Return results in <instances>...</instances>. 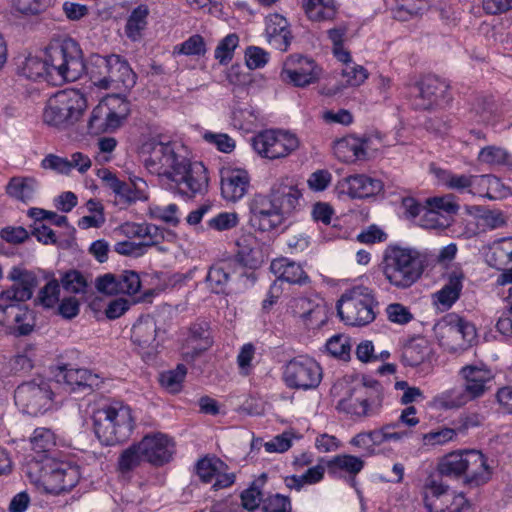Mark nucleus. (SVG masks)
<instances>
[{
	"label": "nucleus",
	"mask_w": 512,
	"mask_h": 512,
	"mask_svg": "<svg viewBox=\"0 0 512 512\" xmlns=\"http://www.w3.org/2000/svg\"><path fill=\"white\" fill-rule=\"evenodd\" d=\"M64 383L71 391L91 392L101 384L100 377L88 369L60 368L56 374V384Z\"/></svg>",
	"instance_id": "21"
},
{
	"label": "nucleus",
	"mask_w": 512,
	"mask_h": 512,
	"mask_svg": "<svg viewBox=\"0 0 512 512\" xmlns=\"http://www.w3.org/2000/svg\"><path fill=\"white\" fill-rule=\"evenodd\" d=\"M447 322V332L454 338H461L466 343L471 341L476 336V330L473 324L465 321L457 315H449Z\"/></svg>",
	"instance_id": "43"
},
{
	"label": "nucleus",
	"mask_w": 512,
	"mask_h": 512,
	"mask_svg": "<svg viewBox=\"0 0 512 512\" xmlns=\"http://www.w3.org/2000/svg\"><path fill=\"white\" fill-rule=\"evenodd\" d=\"M338 187L347 193L350 198H369L379 194L383 190L381 180L365 174H355L344 177L339 181Z\"/></svg>",
	"instance_id": "20"
},
{
	"label": "nucleus",
	"mask_w": 512,
	"mask_h": 512,
	"mask_svg": "<svg viewBox=\"0 0 512 512\" xmlns=\"http://www.w3.org/2000/svg\"><path fill=\"white\" fill-rule=\"evenodd\" d=\"M369 142V137H356L353 135H348L335 142L334 154L343 162L364 160L367 158Z\"/></svg>",
	"instance_id": "25"
},
{
	"label": "nucleus",
	"mask_w": 512,
	"mask_h": 512,
	"mask_svg": "<svg viewBox=\"0 0 512 512\" xmlns=\"http://www.w3.org/2000/svg\"><path fill=\"white\" fill-rule=\"evenodd\" d=\"M269 54L262 48L250 46L245 52V61L250 69H258L268 62Z\"/></svg>",
	"instance_id": "61"
},
{
	"label": "nucleus",
	"mask_w": 512,
	"mask_h": 512,
	"mask_svg": "<svg viewBox=\"0 0 512 512\" xmlns=\"http://www.w3.org/2000/svg\"><path fill=\"white\" fill-rule=\"evenodd\" d=\"M445 183L450 189L458 191L469 189V192H473L471 188H483L493 183L497 184L498 179L492 175L448 174Z\"/></svg>",
	"instance_id": "32"
},
{
	"label": "nucleus",
	"mask_w": 512,
	"mask_h": 512,
	"mask_svg": "<svg viewBox=\"0 0 512 512\" xmlns=\"http://www.w3.org/2000/svg\"><path fill=\"white\" fill-rule=\"evenodd\" d=\"M32 450L38 454L45 455L53 449L56 444L54 433L44 427L36 428L30 438Z\"/></svg>",
	"instance_id": "46"
},
{
	"label": "nucleus",
	"mask_w": 512,
	"mask_h": 512,
	"mask_svg": "<svg viewBox=\"0 0 512 512\" xmlns=\"http://www.w3.org/2000/svg\"><path fill=\"white\" fill-rule=\"evenodd\" d=\"M299 139L295 134L288 131L277 130L274 148L271 149V159H277L288 156L298 149Z\"/></svg>",
	"instance_id": "42"
},
{
	"label": "nucleus",
	"mask_w": 512,
	"mask_h": 512,
	"mask_svg": "<svg viewBox=\"0 0 512 512\" xmlns=\"http://www.w3.org/2000/svg\"><path fill=\"white\" fill-rule=\"evenodd\" d=\"M277 130H265L252 138L253 149L262 157L271 159Z\"/></svg>",
	"instance_id": "52"
},
{
	"label": "nucleus",
	"mask_w": 512,
	"mask_h": 512,
	"mask_svg": "<svg viewBox=\"0 0 512 512\" xmlns=\"http://www.w3.org/2000/svg\"><path fill=\"white\" fill-rule=\"evenodd\" d=\"M302 8L311 21L333 20L337 14L335 0H302Z\"/></svg>",
	"instance_id": "35"
},
{
	"label": "nucleus",
	"mask_w": 512,
	"mask_h": 512,
	"mask_svg": "<svg viewBox=\"0 0 512 512\" xmlns=\"http://www.w3.org/2000/svg\"><path fill=\"white\" fill-rule=\"evenodd\" d=\"M263 512H291L292 506L288 496L271 494L263 499Z\"/></svg>",
	"instance_id": "58"
},
{
	"label": "nucleus",
	"mask_w": 512,
	"mask_h": 512,
	"mask_svg": "<svg viewBox=\"0 0 512 512\" xmlns=\"http://www.w3.org/2000/svg\"><path fill=\"white\" fill-rule=\"evenodd\" d=\"M148 7L139 5L130 14L125 25V34L132 41H137L142 36V31L147 26Z\"/></svg>",
	"instance_id": "40"
},
{
	"label": "nucleus",
	"mask_w": 512,
	"mask_h": 512,
	"mask_svg": "<svg viewBox=\"0 0 512 512\" xmlns=\"http://www.w3.org/2000/svg\"><path fill=\"white\" fill-rule=\"evenodd\" d=\"M239 38L232 33L224 37L215 49V58L221 64L229 62L233 57V52L238 46Z\"/></svg>",
	"instance_id": "56"
},
{
	"label": "nucleus",
	"mask_w": 512,
	"mask_h": 512,
	"mask_svg": "<svg viewBox=\"0 0 512 512\" xmlns=\"http://www.w3.org/2000/svg\"><path fill=\"white\" fill-rule=\"evenodd\" d=\"M60 284L69 293L85 294L89 284L84 274L78 270H69L62 274Z\"/></svg>",
	"instance_id": "44"
},
{
	"label": "nucleus",
	"mask_w": 512,
	"mask_h": 512,
	"mask_svg": "<svg viewBox=\"0 0 512 512\" xmlns=\"http://www.w3.org/2000/svg\"><path fill=\"white\" fill-rule=\"evenodd\" d=\"M175 53L187 56L191 55H204L206 52V45L201 35L195 34L189 37L186 41L176 46Z\"/></svg>",
	"instance_id": "57"
},
{
	"label": "nucleus",
	"mask_w": 512,
	"mask_h": 512,
	"mask_svg": "<svg viewBox=\"0 0 512 512\" xmlns=\"http://www.w3.org/2000/svg\"><path fill=\"white\" fill-rule=\"evenodd\" d=\"M321 71V68L311 58L291 57L281 71V78L284 82L291 83L296 87H305L318 81Z\"/></svg>",
	"instance_id": "15"
},
{
	"label": "nucleus",
	"mask_w": 512,
	"mask_h": 512,
	"mask_svg": "<svg viewBox=\"0 0 512 512\" xmlns=\"http://www.w3.org/2000/svg\"><path fill=\"white\" fill-rule=\"evenodd\" d=\"M37 187V181L33 177H13L6 186V192L11 197L22 202L33 198Z\"/></svg>",
	"instance_id": "38"
},
{
	"label": "nucleus",
	"mask_w": 512,
	"mask_h": 512,
	"mask_svg": "<svg viewBox=\"0 0 512 512\" xmlns=\"http://www.w3.org/2000/svg\"><path fill=\"white\" fill-rule=\"evenodd\" d=\"M157 330L156 321L152 316H142L132 327L131 340L140 350L152 355L158 346L156 342Z\"/></svg>",
	"instance_id": "24"
},
{
	"label": "nucleus",
	"mask_w": 512,
	"mask_h": 512,
	"mask_svg": "<svg viewBox=\"0 0 512 512\" xmlns=\"http://www.w3.org/2000/svg\"><path fill=\"white\" fill-rule=\"evenodd\" d=\"M478 161L491 166L510 164L511 155L502 147L489 145L483 147L478 154Z\"/></svg>",
	"instance_id": "45"
},
{
	"label": "nucleus",
	"mask_w": 512,
	"mask_h": 512,
	"mask_svg": "<svg viewBox=\"0 0 512 512\" xmlns=\"http://www.w3.org/2000/svg\"><path fill=\"white\" fill-rule=\"evenodd\" d=\"M248 257L244 251H238L233 259L222 260L212 265L206 277L211 290L217 294L225 293L230 277L237 273L239 267H254Z\"/></svg>",
	"instance_id": "14"
},
{
	"label": "nucleus",
	"mask_w": 512,
	"mask_h": 512,
	"mask_svg": "<svg viewBox=\"0 0 512 512\" xmlns=\"http://www.w3.org/2000/svg\"><path fill=\"white\" fill-rule=\"evenodd\" d=\"M444 476H441L439 472L436 475H430L424 485L425 493L423 497L424 506L429 512H462L464 503L466 502L464 496L462 494L457 495L453 500V505L456 508L451 509H437L435 508L434 502L431 498H440L441 496L447 494L449 490V485L443 482Z\"/></svg>",
	"instance_id": "22"
},
{
	"label": "nucleus",
	"mask_w": 512,
	"mask_h": 512,
	"mask_svg": "<svg viewBox=\"0 0 512 512\" xmlns=\"http://www.w3.org/2000/svg\"><path fill=\"white\" fill-rule=\"evenodd\" d=\"M427 266V255L415 248L391 246L385 250L383 273L396 288L406 289L416 283Z\"/></svg>",
	"instance_id": "3"
},
{
	"label": "nucleus",
	"mask_w": 512,
	"mask_h": 512,
	"mask_svg": "<svg viewBox=\"0 0 512 512\" xmlns=\"http://www.w3.org/2000/svg\"><path fill=\"white\" fill-rule=\"evenodd\" d=\"M97 176L106 187L113 191L119 202L124 205H130L136 201H145L148 198L143 189L146 183L141 178H135L130 183H127L118 179L116 174L106 168L99 169Z\"/></svg>",
	"instance_id": "13"
},
{
	"label": "nucleus",
	"mask_w": 512,
	"mask_h": 512,
	"mask_svg": "<svg viewBox=\"0 0 512 512\" xmlns=\"http://www.w3.org/2000/svg\"><path fill=\"white\" fill-rule=\"evenodd\" d=\"M86 103L75 91H60L51 97L43 112V120L51 126L66 128L82 116Z\"/></svg>",
	"instance_id": "5"
},
{
	"label": "nucleus",
	"mask_w": 512,
	"mask_h": 512,
	"mask_svg": "<svg viewBox=\"0 0 512 512\" xmlns=\"http://www.w3.org/2000/svg\"><path fill=\"white\" fill-rule=\"evenodd\" d=\"M176 184L182 194L194 196L203 193L208 187L207 169L202 162L191 163L186 158H181V164L170 179Z\"/></svg>",
	"instance_id": "10"
},
{
	"label": "nucleus",
	"mask_w": 512,
	"mask_h": 512,
	"mask_svg": "<svg viewBox=\"0 0 512 512\" xmlns=\"http://www.w3.org/2000/svg\"><path fill=\"white\" fill-rule=\"evenodd\" d=\"M265 31L268 39L290 32L287 20L279 14L270 15L267 18Z\"/></svg>",
	"instance_id": "64"
},
{
	"label": "nucleus",
	"mask_w": 512,
	"mask_h": 512,
	"mask_svg": "<svg viewBox=\"0 0 512 512\" xmlns=\"http://www.w3.org/2000/svg\"><path fill=\"white\" fill-rule=\"evenodd\" d=\"M107 89H131L136 84V74L127 60L119 55H110Z\"/></svg>",
	"instance_id": "26"
},
{
	"label": "nucleus",
	"mask_w": 512,
	"mask_h": 512,
	"mask_svg": "<svg viewBox=\"0 0 512 512\" xmlns=\"http://www.w3.org/2000/svg\"><path fill=\"white\" fill-rule=\"evenodd\" d=\"M205 141L215 145L218 150L224 153H230L235 148L234 140L227 134L206 132L203 135Z\"/></svg>",
	"instance_id": "63"
},
{
	"label": "nucleus",
	"mask_w": 512,
	"mask_h": 512,
	"mask_svg": "<svg viewBox=\"0 0 512 512\" xmlns=\"http://www.w3.org/2000/svg\"><path fill=\"white\" fill-rule=\"evenodd\" d=\"M181 158L184 157L175 153L172 144L160 142L153 145L147 165L151 166L159 175L170 180L172 172H175L181 164Z\"/></svg>",
	"instance_id": "19"
},
{
	"label": "nucleus",
	"mask_w": 512,
	"mask_h": 512,
	"mask_svg": "<svg viewBox=\"0 0 512 512\" xmlns=\"http://www.w3.org/2000/svg\"><path fill=\"white\" fill-rule=\"evenodd\" d=\"M472 400L464 387L447 390L439 396L441 406L446 409L459 408Z\"/></svg>",
	"instance_id": "49"
},
{
	"label": "nucleus",
	"mask_w": 512,
	"mask_h": 512,
	"mask_svg": "<svg viewBox=\"0 0 512 512\" xmlns=\"http://www.w3.org/2000/svg\"><path fill=\"white\" fill-rule=\"evenodd\" d=\"M285 217L264 194H256L249 202V225L260 232H270L281 226Z\"/></svg>",
	"instance_id": "12"
},
{
	"label": "nucleus",
	"mask_w": 512,
	"mask_h": 512,
	"mask_svg": "<svg viewBox=\"0 0 512 512\" xmlns=\"http://www.w3.org/2000/svg\"><path fill=\"white\" fill-rule=\"evenodd\" d=\"M321 380L322 368L310 357H295L284 366L283 381L291 389L305 391L315 389L319 386Z\"/></svg>",
	"instance_id": "8"
},
{
	"label": "nucleus",
	"mask_w": 512,
	"mask_h": 512,
	"mask_svg": "<svg viewBox=\"0 0 512 512\" xmlns=\"http://www.w3.org/2000/svg\"><path fill=\"white\" fill-rule=\"evenodd\" d=\"M266 197L270 199L285 219L304 207L302 191L289 178H281L275 181Z\"/></svg>",
	"instance_id": "11"
},
{
	"label": "nucleus",
	"mask_w": 512,
	"mask_h": 512,
	"mask_svg": "<svg viewBox=\"0 0 512 512\" xmlns=\"http://www.w3.org/2000/svg\"><path fill=\"white\" fill-rule=\"evenodd\" d=\"M136 427V419L129 405L112 401L93 414L95 436L102 445L113 446L127 441Z\"/></svg>",
	"instance_id": "2"
},
{
	"label": "nucleus",
	"mask_w": 512,
	"mask_h": 512,
	"mask_svg": "<svg viewBox=\"0 0 512 512\" xmlns=\"http://www.w3.org/2000/svg\"><path fill=\"white\" fill-rule=\"evenodd\" d=\"M464 450H457L446 454L437 465V472L441 476L460 479L464 465Z\"/></svg>",
	"instance_id": "39"
},
{
	"label": "nucleus",
	"mask_w": 512,
	"mask_h": 512,
	"mask_svg": "<svg viewBox=\"0 0 512 512\" xmlns=\"http://www.w3.org/2000/svg\"><path fill=\"white\" fill-rule=\"evenodd\" d=\"M110 55L101 56L94 54L87 64L83 62L84 72L87 73L91 82L100 89H107V78L109 72Z\"/></svg>",
	"instance_id": "33"
},
{
	"label": "nucleus",
	"mask_w": 512,
	"mask_h": 512,
	"mask_svg": "<svg viewBox=\"0 0 512 512\" xmlns=\"http://www.w3.org/2000/svg\"><path fill=\"white\" fill-rule=\"evenodd\" d=\"M250 177L246 170L225 168L221 170V194L227 200L236 202L248 190Z\"/></svg>",
	"instance_id": "23"
},
{
	"label": "nucleus",
	"mask_w": 512,
	"mask_h": 512,
	"mask_svg": "<svg viewBox=\"0 0 512 512\" xmlns=\"http://www.w3.org/2000/svg\"><path fill=\"white\" fill-rule=\"evenodd\" d=\"M364 391L363 397L356 398V403L352 405V411L357 416H369L373 413L371 407L373 405H380L381 402V386L373 380L364 383L359 392ZM358 392V390H355Z\"/></svg>",
	"instance_id": "29"
},
{
	"label": "nucleus",
	"mask_w": 512,
	"mask_h": 512,
	"mask_svg": "<svg viewBox=\"0 0 512 512\" xmlns=\"http://www.w3.org/2000/svg\"><path fill=\"white\" fill-rule=\"evenodd\" d=\"M328 467L330 469L339 468L355 475L363 469L364 462L357 456L339 455L328 463Z\"/></svg>",
	"instance_id": "54"
},
{
	"label": "nucleus",
	"mask_w": 512,
	"mask_h": 512,
	"mask_svg": "<svg viewBox=\"0 0 512 512\" xmlns=\"http://www.w3.org/2000/svg\"><path fill=\"white\" fill-rule=\"evenodd\" d=\"M142 461H145L143 451L139 442L134 443L120 453L117 461V470L122 476H127L139 467Z\"/></svg>",
	"instance_id": "37"
},
{
	"label": "nucleus",
	"mask_w": 512,
	"mask_h": 512,
	"mask_svg": "<svg viewBox=\"0 0 512 512\" xmlns=\"http://www.w3.org/2000/svg\"><path fill=\"white\" fill-rule=\"evenodd\" d=\"M119 293L133 295L136 294L141 287L139 275L131 270H125L117 275Z\"/></svg>",
	"instance_id": "55"
},
{
	"label": "nucleus",
	"mask_w": 512,
	"mask_h": 512,
	"mask_svg": "<svg viewBox=\"0 0 512 512\" xmlns=\"http://www.w3.org/2000/svg\"><path fill=\"white\" fill-rule=\"evenodd\" d=\"M266 481L267 474L262 473L241 493L240 498L244 509L254 511L260 506L261 502L263 503L262 488Z\"/></svg>",
	"instance_id": "41"
},
{
	"label": "nucleus",
	"mask_w": 512,
	"mask_h": 512,
	"mask_svg": "<svg viewBox=\"0 0 512 512\" xmlns=\"http://www.w3.org/2000/svg\"><path fill=\"white\" fill-rule=\"evenodd\" d=\"M432 347L424 338L409 341L403 348L401 361L405 366L417 367L429 360Z\"/></svg>",
	"instance_id": "31"
},
{
	"label": "nucleus",
	"mask_w": 512,
	"mask_h": 512,
	"mask_svg": "<svg viewBox=\"0 0 512 512\" xmlns=\"http://www.w3.org/2000/svg\"><path fill=\"white\" fill-rule=\"evenodd\" d=\"M327 351L334 357L348 360L350 359L351 345L349 338L342 334L332 336L326 343Z\"/></svg>",
	"instance_id": "53"
},
{
	"label": "nucleus",
	"mask_w": 512,
	"mask_h": 512,
	"mask_svg": "<svg viewBox=\"0 0 512 512\" xmlns=\"http://www.w3.org/2000/svg\"><path fill=\"white\" fill-rule=\"evenodd\" d=\"M464 465L462 470L463 483L471 487H478L487 483L492 470L487 463L485 455L475 449L464 450Z\"/></svg>",
	"instance_id": "17"
},
{
	"label": "nucleus",
	"mask_w": 512,
	"mask_h": 512,
	"mask_svg": "<svg viewBox=\"0 0 512 512\" xmlns=\"http://www.w3.org/2000/svg\"><path fill=\"white\" fill-rule=\"evenodd\" d=\"M59 296L60 283L58 280L52 279L39 290L35 304L47 309L53 308L59 302Z\"/></svg>",
	"instance_id": "50"
},
{
	"label": "nucleus",
	"mask_w": 512,
	"mask_h": 512,
	"mask_svg": "<svg viewBox=\"0 0 512 512\" xmlns=\"http://www.w3.org/2000/svg\"><path fill=\"white\" fill-rule=\"evenodd\" d=\"M342 76L345 78L346 84L356 87L367 79L368 72L363 66L351 63L342 70Z\"/></svg>",
	"instance_id": "60"
},
{
	"label": "nucleus",
	"mask_w": 512,
	"mask_h": 512,
	"mask_svg": "<svg viewBox=\"0 0 512 512\" xmlns=\"http://www.w3.org/2000/svg\"><path fill=\"white\" fill-rule=\"evenodd\" d=\"M44 479L43 489L50 494L59 495L70 491L80 479L78 466L52 460Z\"/></svg>",
	"instance_id": "16"
},
{
	"label": "nucleus",
	"mask_w": 512,
	"mask_h": 512,
	"mask_svg": "<svg viewBox=\"0 0 512 512\" xmlns=\"http://www.w3.org/2000/svg\"><path fill=\"white\" fill-rule=\"evenodd\" d=\"M464 274L461 271H452L448 275L447 283L433 295L435 303L443 309H449L459 299L463 285Z\"/></svg>",
	"instance_id": "27"
},
{
	"label": "nucleus",
	"mask_w": 512,
	"mask_h": 512,
	"mask_svg": "<svg viewBox=\"0 0 512 512\" xmlns=\"http://www.w3.org/2000/svg\"><path fill=\"white\" fill-rule=\"evenodd\" d=\"M388 319L397 324H407L413 318V315L407 307L400 303L389 304L386 308Z\"/></svg>",
	"instance_id": "62"
},
{
	"label": "nucleus",
	"mask_w": 512,
	"mask_h": 512,
	"mask_svg": "<svg viewBox=\"0 0 512 512\" xmlns=\"http://www.w3.org/2000/svg\"><path fill=\"white\" fill-rule=\"evenodd\" d=\"M107 108L108 132H114L121 127L130 114V103L120 95L108 96L105 99Z\"/></svg>",
	"instance_id": "30"
},
{
	"label": "nucleus",
	"mask_w": 512,
	"mask_h": 512,
	"mask_svg": "<svg viewBox=\"0 0 512 512\" xmlns=\"http://www.w3.org/2000/svg\"><path fill=\"white\" fill-rule=\"evenodd\" d=\"M53 384L44 378L22 383L14 392L16 405L29 415L42 414L51 407L54 395Z\"/></svg>",
	"instance_id": "7"
},
{
	"label": "nucleus",
	"mask_w": 512,
	"mask_h": 512,
	"mask_svg": "<svg viewBox=\"0 0 512 512\" xmlns=\"http://www.w3.org/2000/svg\"><path fill=\"white\" fill-rule=\"evenodd\" d=\"M193 344L199 345V350H208L213 345V335L209 322L198 319L190 325L185 347L189 348Z\"/></svg>",
	"instance_id": "36"
},
{
	"label": "nucleus",
	"mask_w": 512,
	"mask_h": 512,
	"mask_svg": "<svg viewBox=\"0 0 512 512\" xmlns=\"http://www.w3.org/2000/svg\"><path fill=\"white\" fill-rule=\"evenodd\" d=\"M238 216L234 212H221L208 221V227L216 231H225L236 227Z\"/></svg>",
	"instance_id": "59"
},
{
	"label": "nucleus",
	"mask_w": 512,
	"mask_h": 512,
	"mask_svg": "<svg viewBox=\"0 0 512 512\" xmlns=\"http://www.w3.org/2000/svg\"><path fill=\"white\" fill-rule=\"evenodd\" d=\"M378 306L372 291L357 286L344 293L337 303V313L347 325L365 326L376 318Z\"/></svg>",
	"instance_id": "4"
},
{
	"label": "nucleus",
	"mask_w": 512,
	"mask_h": 512,
	"mask_svg": "<svg viewBox=\"0 0 512 512\" xmlns=\"http://www.w3.org/2000/svg\"><path fill=\"white\" fill-rule=\"evenodd\" d=\"M186 374L187 369L185 365L178 364L175 369L161 373L159 380L166 390L171 393H177L181 390Z\"/></svg>",
	"instance_id": "48"
},
{
	"label": "nucleus",
	"mask_w": 512,
	"mask_h": 512,
	"mask_svg": "<svg viewBox=\"0 0 512 512\" xmlns=\"http://www.w3.org/2000/svg\"><path fill=\"white\" fill-rule=\"evenodd\" d=\"M83 71L82 50L73 39L51 44L46 49L45 58L29 55L17 67L19 75L31 80L57 75L62 80L74 82Z\"/></svg>",
	"instance_id": "1"
},
{
	"label": "nucleus",
	"mask_w": 512,
	"mask_h": 512,
	"mask_svg": "<svg viewBox=\"0 0 512 512\" xmlns=\"http://www.w3.org/2000/svg\"><path fill=\"white\" fill-rule=\"evenodd\" d=\"M407 89L411 105L415 110L430 111L447 104L451 99L449 85L432 75L407 84Z\"/></svg>",
	"instance_id": "6"
},
{
	"label": "nucleus",
	"mask_w": 512,
	"mask_h": 512,
	"mask_svg": "<svg viewBox=\"0 0 512 512\" xmlns=\"http://www.w3.org/2000/svg\"><path fill=\"white\" fill-rule=\"evenodd\" d=\"M8 279L14 284L0 292V312L5 313L17 303L28 301L33 296L34 289L38 286V278L34 272L13 267L8 274Z\"/></svg>",
	"instance_id": "9"
},
{
	"label": "nucleus",
	"mask_w": 512,
	"mask_h": 512,
	"mask_svg": "<svg viewBox=\"0 0 512 512\" xmlns=\"http://www.w3.org/2000/svg\"><path fill=\"white\" fill-rule=\"evenodd\" d=\"M270 269L279 279L291 284L303 285L309 281L308 275L300 264L285 258L273 260Z\"/></svg>",
	"instance_id": "28"
},
{
	"label": "nucleus",
	"mask_w": 512,
	"mask_h": 512,
	"mask_svg": "<svg viewBox=\"0 0 512 512\" xmlns=\"http://www.w3.org/2000/svg\"><path fill=\"white\" fill-rule=\"evenodd\" d=\"M225 463L216 457H204L196 464V473L204 483H210L224 468Z\"/></svg>",
	"instance_id": "47"
},
{
	"label": "nucleus",
	"mask_w": 512,
	"mask_h": 512,
	"mask_svg": "<svg viewBox=\"0 0 512 512\" xmlns=\"http://www.w3.org/2000/svg\"><path fill=\"white\" fill-rule=\"evenodd\" d=\"M51 462L52 459L47 458L46 455H41L39 459L29 455L22 465V473L31 483L43 488Z\"/></svg>",
	"instance_id": "34"
},
{
	"label": "nucleus",
	"mask_w": 512,
	"mask_h": 512,
	"mask_svg": "<svg viewBox=\"0 0 512 512\" xmlns=\"http://www.w3.org/2000/svg\"><path fill=\"white\" fill-rule=\"evenodd\" d=\"M139 445L145 461L155 466H162L169 462L174 454V443L168 436L161 433L146 435Z\"/></svg>",
	"instance_id": "18"
},
{
	"label": "nucleus",
	"mask_w": 512,
	"mask_h": 512,
	"mask_svg": "<svg viewBox=\"0 0 512 512\" xmlns=\"http://www.w3.org/2000/svg\"><path fill=\"white\" fill-rule=\"evenodd\" d=\"M107 108L105 104V100L100 102L94 109L92 110L89 121H88V131L90 134H101L108 133L107 126Z\"/></svg>",
	"instance_id": "51"
}]
</instances>
